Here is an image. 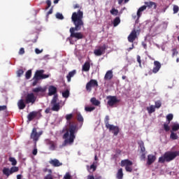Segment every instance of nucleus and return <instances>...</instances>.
<instances>
[{"mask_svg":"<svg viewBox=\"0 0 179 179\" xmlns=\"http://www.w3.org/2000/svg\"><path fill=\"white\" fill-rule=\"evenodd\" d=\"M17 171H19V167L17 166H13L10 169V174H13V173H17Z\"/></svg>","mask_w":179,"mask_h":179,"instance_id":"37","label":"nucleus"},{"mask_svg":"<svg viewBox=\"0 0 179 179\" xmlns=\"http://www.w3.org/2000/svg\"><path fill=\"white\" fill-rule=\"evenodd\" d=\"M50 104L52 106V111L58 112L59 110H61V105L59 104V102H58V98L57 96L52 97Z\"/></svg>","mask_w":179,"mask_h":179,"instance_id":"6","label":"nucleus"},{"mask_svg":"<svg viewBox=\"0 0 179 179\" xmlns=\"http://www.w3.org/2000/svg\"><path fill=\"white\" fill-rule=\"evenodd\" d=\"M104 123L106 125V128H107V129H109L110 132H112L115 136H117V135L120 134V127H118V126L110 124V117L108 115H106L105 117Z\"/></svg>","mask_w":179,"mask_h":179,"instance_id":"5","label":"nucleus"},{"mask_svg":"<svg viewBox=\"0 0 179 179\" xmlns=\"http://www.w3.org/2000/svg\"><path fill=\"white\" fill-rule=\"evenodd\" d=\"M147 111H148V114H152L156 111L155 106L151 105L150 107H147Z\"/></svg>","mask_w":179,"mask_h":179,"instance_id":"32","label":"nucleus"},{"mask_svg":"<svg viewBox=\"0 0 179 179\" xmlns=\"http://www.w3.org/2000/svg\"><path fill=\"white\" fill-rule=\"evenodd\" d=\"M143 10H146V6H142L138 8L137 11V19H139L141 16H142V12H143Z\"/></svg>","mask_w":179,"mask_h":179,"instance_id":"24","label":"nucleus"},{"mask_svg":"<svg viewBox=\"0 0 179 179\" xmlns=\"http://www.w3.org/2000/svg\"><path fill=\"white\" fill-rule=\"evenodd\" d=\"M83 71H84V72H89V71H90V62H86L83 64Z\"/></svg>","mask_w":179,"mask_h":179,"instance_id":"25","label":"nucleus"},{"mask_svg":"<svg viewBox=\"0 0 179 179\" xmlns=\"http://www.w3.org/2000/svg\"><path fill=\"white\" fill-rule=\"evenodd\" d=\"M76 75V70H73L69 73L66 76L67 82H71V78H73Z\"/></svg>","mask_w":179,"mask_h":179,"instance_id":"22","label":"nucleus"},{"mask_svg":"<svg viewBox=\"0 0 179 179\" xmlns=\"http://www.w3.org/2000/svg\"><path fill=\"white\" fill-rule=\"evenodd\" d=\"M110 12V14L113 15L114 16H117V15H118V10L114 8H112Z\"/></svg>","mask_w":179,"mask_h":179,"instance_id":"43","label":"nucleus"},{"mask_svg":"<svg viewBox=\"0 0 179 179\" xmlns=\"http://www.w3.org/2000/svg\"><path fill=\"white\" fill-rule=\"evenodd\" d=\"M138 146L141 149V153L146 152V148H145V143L143 141L138 142Z\"/></svg>","mask_w":179,"mask_h":179,"instance_id":"26","label":"nucleus"},{"mask_svg":"<svg viewBox=\"0 0 179 179\" xmlns=\"http://www.w3.org/2000/svg\"><path fill=\"white\" fill-rule=\"evenodd\" d=\"M106 50H107L106 45L99 46L94 50V54L96 57H101V55L106 54Z\"/></svg>","mask_w":179,"mask_h":179,"instance_id":"9","label":"nucleus"},{"mask_svg":"<svg viewBox=\"0 0 179 179\" xmlns=\"http://www.w3.org/2000/svg\"><path fill=\"white\" fill-rule=\"evenodd\" d=\"M170 138H171V139H173V141H176V140L178 139V136L177 135V134L171 131Z\"/></svg>","mask_w":179,"mask_h":179,"instance_id":"35","label":"nucleus"},{"mask_svg":"<svg viewBox=\"0 0 179 179\" xmlns=\"http://www.w3.org/2000/svg\"><path fill=\"white\" fill-rule=\"evenodd\" d=\"M107 99L108 100L107 104L110 107H114L115 104L120 103V100H118L115 96H107Z\"/></svg>","mask_w":179,"mask_h":179,"instance_id":"11","label":"nucleus"},{"mask_svg":"<svg viewBox=\"0 0 179 179\" xmlns=\"http://www.w3.org/2000/svg\"><path fill=\"white\" fill-rule=\"evenodd\" d=\"M43 179H54V178H52V175H51V174H48V175H46V176L43 178Z\"/></svg>","mask_w":179,"mask_h":179,"instance_id":"53","label":"nucleus"},{"mask_svg":"<svg viewBox=\"0 0 179 179\" xmlns=\"http://www.w3.org/2000/svg\"><path fill=\"white\" fill-rule=\"evenodd\" d=\"M124 178V173L122 172V168L118 169L117 173H116V178L122 179Z\"/></svg>","mask_w":179,"mask_h":179,"instance_id":"27","label":"nucleus"},{"mask_svg":"<svg viewBox=\"0 0 179 179\" xmlns=\"http://www.w3.org/2000/svg\"><path fill=\"white\" fill-rule=\"evenodd\" d=\"M45 114H50V113H51V108H47L45 110Z\"/></svg>","mask_w":179,"mask_h":179,"instance_id":"62","label":"nucleus"},{"mask_svg":"<svg viewBox=\"0 0 179 179\" xmlns=\"http://www.w3.org/2000/svg\"><path fill=\"white\" fill-rule=\"evenodd\" d=\"M154 107L155 108H160L162 107V101H155V106Z\"/></svg>","mask_w":179,"mask_h":179,"instance_id":"45","label":"nucleus"},{"mask_svg":"<svg viewBox=\"0 0 179 179\" xmlns=\"http://www.w3.org/2000/svg\"><path fill=\"white\" fill-rule=\"evenodd\" d=\"M83 11L79 10L78 12L73 13L71 15V21L73 22L75 27L70 28V36L73 38H77V40H81L85 38V36L82 32H75L79 31L83 27L85 23L83 22Z\"/></svg>","mask_w":179,"mask_h":179,"instance_id":"1","label":"nucleus"},{"mask_svg":"<svg viewBox=\"0 0 179 179\" xmlns=\"http://www.w3.org/2000/svg\"><path fill=\"white\" fill-rule=\"evenodd\" d=\"M40 114V111H32L30 112L29 114L27 115V120L28 121H33L36 117H37V115Z\"/></svg>","mask_w":179,"mask_h":179,"instance_id":"16","label":"nucleus"},{"mask_svg":"<svg viewBox=\"0 0 179 179\" xmlns=\"http://www.w3.org/2000/svg\"><path fill=\"white\" fill-rule=\"evenodd\" d=\"M120 23H121V19H120V17H116L113 20V26H114V27H117V26H118V24H120Z\"/></svg>","mask_w":179,"mask_h":179,"instance_id":"29","label":"nucleus"},{"mask_svg":"<svg viewBox=\"0 0 179 179\" xmlns=\"http://www.w3.org/2000/svg\"><path fill=\"white\" fill-rule=\"evenodd\" d=\"M48 145H50V150H55V143L51 140H48Z\"/></svg>","mask_w":179,"mask_h":179,"instance_id":"28","label":"nucleus"},{"mask_svg":"<svg viewBox=\"0 0 179 179\" xmlns=\"http://www.w3.org/2000/svg\"><path fill=\"white\" fill-rule=\"evenodd\" d=\"M87 169L88 171H90V170H92V171H94L97 169V162H94L90 166L87 165Z\"/></svg>","mask_w":179,"mask_h":179,"instance_id":"23","label":"nucleus"},{"mask_svg":"<svg viewBox=\"0 0 179 179\" xmlns=\"http://www.w3.org/2000/svg\"><path fill=\"white\" fill-rule=\"evenodd\" d=\"M35 52H36V54H41V52H43V49H41L40 50L38 48H36L35 49Z\"/></svg>","mask_w":179,"mask_h":179,"instance_id":"59","label":"nucleus"},{"mask_svg":"<svg viewBox=\"0 0 179 179\" xmlns=\"http://www.w3.org/2000/svg\"><path fill=\"white\" fill-rule=\"evenodd\" d=\"M31 93H28L25 96V104H34L37 101V96H43L45 92H47V87H38L32 89Z\"/></svg>","mask_w":179,"mask_h":179,"instance_id":"3","label":"nucleus"},{"mask_svg":"<svg viewBox=\"0 0 179 179\" xmlns=\"http://www.w3.org/2000/svg\"><path fill=\"white\" fill-rule=\"evenodd\" d=\"M179 156V151H167L166 152L162 157L159 158V163H170L173 162L176 157Z\"/></svg>","mask_w":179,"mask_h":179,"instance_id":"4","label":"nucleus"},{"mask_svg":"<svg viewBox=\"0 0 179 179\" xmlns=\"http://www.w3.org/2000/svg\"><path fill=\"white\" fill-rule=\"evenodd\" d=\"M37 145L36 146V144H34V149L32 151V154L34 156H36L37 155Z\"/></svg>","mask_w":179,"mask_h":179,"instance_id":"52","label":"nucleus"},{"mask_svg":"<svg viewBox=\"0 0 179 179\" xmlns=\"http://www.w3.org/2000/svg\"><path fill=\"white\" fill-rule=\"evenodd\" d=\"M164 129L166 131V132H169V131H170V127L169 126V124H164Z\"/></svg>","mask_w":179,"mask_h":179,"instance_id":"48","label":"nucleus"},{"mask_svg":"<svg viewBox=\"0 0 179 179\" xmlns=\"http://www.w3.org/2000/svg\"><path fill=\"white\" fill-rule=\"evenodd\" d=\"M46 3L48 5V6L46 7V9H48L49 8L51 7V1L50 0H47Z\"/></svg>","mask_w":179,"mask_h":179,"instance_id":"56","label":"nucleus"},{"mask_svg":"<svg viewBox=\"0 0 179 179\" xmlns=\"http://www.w3.org/2000/svg\"><path fill=\"white\" fill-rule=\"evenodd\" d=\"M43 73H44V70H37L34 74L33 79L39 80L43 77Z\"/></svg>","mask_w":179,"mask_h":179,"instance_id":"18","label":"nucleus"},{"mask_svg":"<svg viewBox=\"0 0 179 179\" xmlns=\"http://www.w3.org/2000/svg\"><path fill=\"white\" fill-rule=\"evenodd\" d=\"M141 155L140 156L141 160H145L146 159V152H141Z\"/></svg>","mask_w":179,"mask_h":179,"instance_id":"50","label":"nucleus"},{"mask_svg":"<svg viewBox=\"0 0 179 179\" xmlns=\"http://www.w3.org/2000/svg\"><path fill=\"white\" fill-rule=\"evenodd\" d=\"M65 118L67 121H71L73 118V114L70 113L65 116Z\"/></svg>","mask_w":179,"mask_h":179,"instance_id":"44","label":"nucleus"},{"mask_svg":"<svg viewBox=\"0 0 179 179\" xmlns=\"http://www.w3.org/2000/svg\"><path fill=\"white\" fill-rule=\"evenodd\" d=\"M9 162H10L12 166H16V164H17V161H16V159H15V157H9L8 159Z\"/></svg>","mask_w":179,"mask_h":179,"instance_id":"33","label":"nucleus"},{"mask_svg":"<svg viewBox=\"0 0 179 179\" xmlns=\"http://www.w3.org/2000/svg\"><path fill=\"white\" fill-rule=\"evenodd\" d=\"M173 118H174V115L173 114L169 113L168 115H166V120L168 121V124H170L171 121H173Z\"/></svg>","mask_w":179,"mask_h":179,"instance_id":"36","label":"nucleus"},{"mask_svg":"<svg viewBox=\"0 0 179 179\" xmlns=\"http://www.w3.org/2000/svg\"><path fill=\"white\" fill-rule=\"evenodd\" d=\"M137 62H138L139 66H142V60L140 55H137Z\"/></svg>","mask_w":179,"mask_h":179,"instance_id":"51","label":"nucleus"},{"mask_svg":"<svg viewBox=\"0 0 179 179\" xmlns=\"http://www.w3.org/2000/svg\"><path fill=\"white\" fill-rule=\"evenodd\" d=\"M34 82L32 83V86H36V85H37V83H38V80H37V79H33Z\"/></svg>","mask_w":179,"mask_h":179,"instance_id":"61","label":"nucleus"},{"mask_svg":"<svg viewBox=\"0 0 179 179\" xmlns=\"http://www.w3.org/2000/svg\"><path fill=\"white\" fill-rule=\"evenodd\" d=\"M49 163L53 167H59L60 166H62V162H60L57 159H51L49 161Z\"/></svg>","mask_w":179,"mask_h":179,"instance_id":"17","label":"nucleus"},{"mask_svg":"<svg viewBox=\"0 0 179 179\" xmlns=\"http://www.w3.org/2000/svg\"><path fill=\"white\" fill-rule=\"evenodd\" d=\"M173 15H176V13H178V10H179L178 6L173 5Z\"/></svg>","mask_w":179,"mask_h":179,"instance_id":"46","label":"nucleus"},{"mask_svg":"<svg viewBox=\"0 0 179 179\" xmlns=\"http://www.w3.org/2000/svg\"><path fill=\"white\" fill-rule=\"evenodd\" d=\"M85 110L87 111V113H92V111L96 110V108L94 106H85Z\"/></svg>","mask_w":179,"mask_h":179,"instance_id":"34","label":"nucleus"},{"mask_svg":"<svg viewBox=\"0 0 179 179\" xmlns=\"http://www.w3.org/2000/svg\"><path fill=\"white\" fill-rule=\"evenodd\" d=\"M160 68H162V64L159 61L154 62V67L152 69L153 73H157L159 71H160Z\"/></svg>","mask_w":179,"mask_h":179,"instance_id":"14","label":"nucleus"},{"mask_svg":"<svg viewBox=\"0 0 179 179\" xmlns=\"http://www.w3.org/2000/svg\"><path fill=\"white\" fill-rule=\"evenodd\" d=\"M76 132H78V126L70 123L69 129H66V133L63 135V139H64V141L63 142L62 146L73 145L76 138V136L75 135Z\"/></svg>","mask_w":179,"mask_h":179,"instance_id":"2","label":"nucleus"},{"mask_svg":"<svg viewBox=\"0 0 179 179\" xmlns=\"http://www.w3.org/2000/svg\"><path fill=\"white\" fill-rule=\"evenodd\" d=\"M90 102L93 106H99L100 104V101L96 99V97H92L90 99Z\"/></svg>","mask_w":179,"mask_h":179,"instance_id":"30","label":"nucleus"},{"mask_svg":"<svg viewBox=\"0 0 179 179\" xmlns=\"http://www.w3.org/2000/svg\"><path fill=\"white\" fill-rule=\"evenodd\" d=\"M51 13H52V8H51V9L48 12V15H51Z\"/></svg>","mask_w":179,"mask_h":179,"instance_id":"63","label":"nucleus"},{"mask_svg":"<svg viewBox=\"0 0 179 179\" xmlns=\"http://www.w3.org/2000/svg\"><path fill=\"white\" fill-rule=\"evenodd\" d=\"M71 174H69V173H66L64 176V179H71Z\"/></svg>","mask_w":179,"mask_h":179,"instance_id":"54","label":"nucleus"},{"mask_svg":"<svg viewBox=\"0 0 179 179\" xmlns=\"http://www.w3.org/2000/svg\"><path fill=\"white\" fill-rule=\"evenodd\" d=\"M79 8V4H76V5H74V6H73V8H74V9H76V8Z\"/></svg>","mask_w":179,"mask_h":179,"instance_id":"64","label":"nucleus"},{"mask_svg":"<svg viewBox=\"0 0 179 179\" xmlns=\"http://www.w3.org/2000/svg\"><path fill=\"white\" fill-rule=\"evenodd\" d=\"M178 129H179V124L178 123H176L172 126V131L173 132L178 131Z\"/></svg>","mask_w":179,"mask_h":179,"instance_id":"40","label":"nucleus"},{"mask_svg":"<svg viewBox=\"0 0 179 179\" xmlns=\"http://www.w3.org/2000/svg\"><path fill=\"white\" fill-rule=\"evenodd\" d=\"M23 73H24V71L22 69H20L17 71V76L18 78H20V76H22V75H23Z\"/></svg>","mask_w":179,"mask_h":179,"instance_id":"49","label":"nucleus"},{"mask_svg":"<svg viewBox=\"0 0 179 179\" xmlns=\"http://www.w3.org/2000/svg\"><path fill=\"white\" fill-rule=\"evenodd\" d=\"M62 94V97H64V99H68V97H69V90H66V91L63 92Z\"/></svg>","mask_w":179,"mask_h":179,"instance_id":"39","label":"nucleus"},{"mask_svg":"<svg viewBox=\"0 0 179 179\" xmlns=\"http://www.w3.org/2000/svg\"><path fill=\"white\" fill-rule=\"evenodd\" d=\"M3 173L4 176H6L7 177H9L10 176V169L9 168H3Z\"/></svg>","mask_w":179,"mask_h":179,"instance_id":"31","label":"nucleus"},{"mask_svg":"<svg viewBox=\"0 0 179 179\" xmlns=\"http://www.w3.org/2000/svg\"><path fill=\"white\" fill-rule=\"evenodd\" d=\"M17 106L20 110H24V108H26V103H24V101L23 99H20L17 102Z\"/></svg>","mask_w":179,"mask_h":179,"instance_id":"21","label":"nucleus"},{"mask_svg":"<svg viewBox=\"0 0 179 179\" xmlns=\"http://www.w3.org/2000/svg\"><path fill=\"white\" fill-rule=\"evenodd\" d=\"M40 136H41V133H37V129L36 127L33 128L30 138L34 142L35 146H37V141L40 139Z\"/></svg>","mask_w":179,"mask_h":179,"instance_id":"8","label":"nucleus"},{"mask_svg":"<svg viewBox=\"0 0 179 179\" xmlns=\"http://www.w3.org/2000/svg\"><path fill=\"white\" fill-rule=\"evenodd\" d=\"M7 107L6 106H0V111H5L6 110Z\"/></svg>","mask_w":179,"mask_h":179,"instance_id":"58","label":"nucleus"},{"mask_svg":"<svg viewBox=\"0 0 179 179\" xmlns=\"http://www.w3.org/2000/svg\"><path fill=\"white\" fill-rule=\"evenodd\" d=\"M87 179H101V176H96L94 178V176L93 175H89Z\"/></svg>","mask_w":179,"mask_h":179,"instance_id":"47","label":"nucleus"},{"mask_svg":"<svg viewBox=\"0 0 179 179\" xmlns=\"http://www.w3.org/2000/svg\"><path fill=\"white\" fill-rule=\"evenodd\" d=\"M172 57H174L175 55H177L178 54V52L177 51V49L174 48L172 50Z\"/></svg>","mask_w":179,"mask_h":179,"instance_id":"55","label":"nucleus"},{"mask_svg":"<svg viewBox=\"0 0 179 179\" xmlns=\"http://www.w3.org/2000/svg\"><path fill=\"white\" fill-rule=\"evenodd\" d=\"M132 164H134L132 163V161H131L129 159H124V160L121 161L120 166L122 167H125V170L128 173H132V166H132Z\"/></svg>","mask_w":179,"mask_h":179,"instance_id":"7","label":"nucleus"},{"mask_svg":"<svg viewBox=\"0 0 179 179\" xmlns=\"http://www.w3.org/2000/svg\"><path fill=\"white\" fill-rule=\"evenodd\" d=\"M77 120L78 121V122H83L84 121L83 116H82V114H80V113H77Z\"/></svg>","mask_w":179,"mask_h":179,"instance_id":"38","label":"nucleus"},{"mask_svg":"<svg viewBox=\"0 0 179 179\" xmlns=\"http://www.w3.org/2000/svg\"><path fill=\"white\" fill-rule=\"evenodd\" d=\"M19 54H20V55H23V54H24V48H21L20 49Z\"/></svg>","mask_w":179,"mask_h":179,"instance_id":"57","label":"nucleus"},{"mask_svg":"<svg viewBox=\"0 0 179 179\" xmlns=\"http://www.w3.org/2000/svg\"><path fill=\"white\" fill-rule=\"evenodd\" d=\"M112 78H113V71L109 70L105 74L104 80H111Z\"/></svg>","mask_w":179,"mask_h":179,"instance_id":"20","label":"nucleus"},{"mask_svg":"<svg viewBox=\"0 0 179 179\" xmlns=\"http://www.w3.org/2000/svg\"><path fill=\"white\" fill-rule=\"evenodd\" d=\"M144 6H146V8H148V9H152L153 7V9H156L157 8V4L153 1H145Z\"/></svg>","mask_w":179,"mask_h":179,"instance_id":"19","label":"nucleus"},{"mask_svg":"<svg viewBox=\"0 0 179 179\" xmlns=\"http://www.w3.org/2000/svg\"><path fill=\"white\" fill-rule=\"evenodd\" d=\"M136 38H138L137 32H136V30L134 29L131 31V32L129 35L128 40L129 43H134V41H135Z\"/></svg>","mask_w":179,"mask_h":179,"instance_id":"13","label":"nucleus"},{"mask_svg":"<svg viewBox=\"0 0 179 179\" xmlns=\"http://www.w3.org/2000/svg\"><path fill=\"white\" fill-rule=\"evenodd\" d=\"M47 78H50V75H47V74H42V78L41 79H47Z\"/></svg>","mask_w":179,"mask_h":179,"instance_id":"60","label":"nucleus"},{"mask_svg":"<svg viewBox=\"0 0 179 179\" xmlns=\"http://www.w3.org/2000/svg\"><path fill=\"white\" fill-rule=\"evenodd\" d=\"M56 18L59 19V20H64V15L61 13H57Z\"/></svg>","mask_w":179,"mask_h":179,"instance_id":"41","label":"nucleus"},{"mask_svg":"<svg viewBox=\"0 0 179 179\" xmlns=\"http://www.w3.org/2000/svg\"><path fill=\"white\" fill-rule=\"evenodd\" d=\"M155 162H156V155H148L146 164L148 166H151V164H153V163H155Z\"/></svg>","mask_w":179,"mask_h":179,"instance_id":"15","label":"nucleus"},{"mask_svg":"<svg viewBox=\"0 0 179 179\" xmlns=\"http://www.w3.org/2000/svg\"><path fill=\"white\" fill-rule=\"evenodd\" d=\"M58 90L57 89V87L54 86V85H50L48 87V96H53V97H55V96H57V99H58Z\"/></svg>","mask_w":179,"mask_h":179,"instance_id":"12","label":"nucleus"},{"mask_svg":"<svg viewBox=\"0 0 179 179\" xmlns=\"http://www.w3.org/2000/svg\"><path fill=\"white\" fill-rule=\"evenodd\" d=\"M99 86V83L96 80H90L86 85L85 89L87 92L90 93L92 92V87H97Z\"/></svg>","mask_w":179,"mask_h":179,"instance_id":"10","label":"nucleus"},{"mask_svg":"<svg viewBox=\"0 0 179 179\" xmlns=\"http://www.w3.org/2000/svg\"><path fill=\"white\" fill-rule=\"evenodd\" d=\"M26 79H30L31 78V70H28L25 73Z\"/></svg>","mask_w":179,"mask_h":179,"instance_id":"42","label":"nucleus"}]
</instances>
